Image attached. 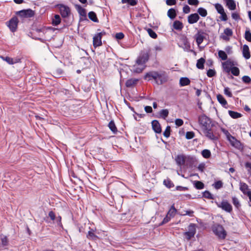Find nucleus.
I'll use <instances>...</instances> for the list:
<instances>
[{"label":"nucleus","instance_id":"nucleus-1","mask_svg":"<svg viewBox=\"0 0 251 251\" xmlns=\"http://www.w3.org/2000/svg\"><path fill=\"white\" fill-rule=\"evenodd\" d=\"M198 122L205 136L212 141L218 140L216 133L213 129L215 125L214 122L205 115L202 114L199 116Z\"/></svg>","mask_w":251,"mask_h":251},{"label":"nucleus","instance_id":"nucleus-2","mask_svg":"<svg viewBox=\"0 0 251 251\" xmlns=\"http://www.w3.org/2000/svg\"><path fill=\"white\" fill-rule=\"evenodd\" d=\"M169 78L167 73L164 71H150L146 74L144 79L148 81L153 79L158 85L166 82Z\"/></svg>","mask_w":251,"mask_h":251},{"label":"nucleus","instance_id":"nucleus-3","mask_svg":"<svg viewBox=\"0 0 251 251\" xmlns=\"http://www.w3.org/2000/svg\"><path fill=\"white\" fill-rule=\"evenodd\" d=\"M60 11V13L63 18H67L71 15L70 8L67 5L59 4L56 5Z\"/></svg>","mask_w":251,"mask_h":251},{"label":"nucleus","instance_id":"nucleus-4","mask_svg":"<svg viewBox=\"0 0 251 251\" xmlns=\"http://www.w3.org/2000/svg\"><path fill=\"white\" fill-rule=\"evenodd\" d=\"M213 232L220 238L225 239L226 237V233L223 226L220 225L215 226L213 228Z\"/></svg>","mask_w":251,"mask_h":251},{"label":"nucleus","instance_id":"nucleus-5","mask_svg":"<svg viewBox=\"0 0 251 251\" xmlns=\"http://www.w3.org/2000/svg\"><path fill=\"white\" fill-rule=\"evenodd\" d=\"M19 20L16 16L12 17L9 21L6 22V25L12 32H15L17 29Z\"/></svg>","mask_w":251,"mask_h":251},{"label":"nucleus","instance_id":"nucleus-6","mask_svg":"<svg viewBox=\"0 0 251 251\" xmlns=\"http://www.w3.org/2000/svg\"><path fill=\"white\" fill-rule=\"evenodd\" d=\"M16 14L22 18H28L33 17L34 12L30 9L22 10L16 12Z\"/></svg>","mask_w":251,"mask_h":251},{"label":"nucleus","instance_id":"nucleus-7","mask_svg":"<svg viewBox=\"0 0 251 251\" xmlns=\"http://www.w3.org/2000/svg\"><path fill=\"white\" fill-rule=\"evenodd\" d=\"M218 207L225 211L230 213L232 211V205L226 201H223L220 203H217Z\"/></svg>","mask_w":251,"mask_h":251},{"label":"nucleus","instance_id":"nucleus-8","mask_svg":"<svg viewBox=\"0 0 251 251\" xmlns=\"http://www.w3.org/2000/svg\"><path fill=\"white\" fill-rule=\"evenodd\" d=\"M104 32H100L95 35L93 39V44L95 48H97L102 45L101 38L102 36L104 34Z\"/></svg>","mask_w":251,"mask_h":251},{"label":"nucleus","instance_id":"nucleus-9","mask_svg":"<svg viewBox=\"0 0 251 251\" xmlns=\"http://www.w3.org/2000/svg\"><path fill=\"white\" fill-rule=\"evenodd\" d=\"M235 65V62L230 59H228L226 62L222 63L223 69L227 73H229L230 72L231 68L234 67Z\"/></svg>","mask_w":251,"mask_h":251},{"label":"nucleus","instance_id":"nucleus-10","mask_svg":"<svg viewBox=\"0 0 251 251\" xmlns=\"http://www.w3.org/2000/svg\"><path fill=\"white\" fill-rule=\"evenodd\" d=\"M227 140L229 142L231 145L237 149L242 148L241 143L237 140L234 137L231 136Z\"/></svg>","mask_w":251,"mask_h":251},{"label":"nucleus","instance_id":"nucleus-11","mask_svg":"<svg viewBox=\"0 0 251 251\" xmlns=\"http://www.w3.org/2000/svg\"><path fill=\"white\" fill-rule=\"evenodd\" d=\"M204 33L201 31H198L195 35V39L198 45H201L205 38Z\"/></svg>","mask_w":251,"mask_h":251},{"label":"nucleus","instance_id":"nucleus-12","mask_svg":"<svg viewBox=\"0 0 251 251\" xmlns=\"http://www.w3.org/2000/svg\"><path fill=\"white\" fill-rule=\"evenodd\" d=\"M233 32L232 30L229 28H226L225 29L224 31V34H222L220 36V37L222 38L223 40L227 41L229 40L228 37H230L232 35Z\"/></svg>","mask_w":251,"mask_h":251},{"label":"nucleus","instance_id":"nucleus-13","mask_svg":"<svg viewBox=\"0 0 251 251\" xmlns=\"http://www.w3.org/2000/svg\"><path fill=\"white\" fill-rule=\"evenodd\" d=\"M149 56L147 54H144L140 56L136 60V64L138 65H144L146 62L148 60Z\"/></svg>","mask_w":251,"mask_h":251},{"label":"nucleus","instance_id":"nucleus-14","mask_svg":"<svg viewBox=\"0 0 251 251\" xmlns=\"http://www.w3.org/2000/svg\"><path fill=\"white\" fill-rule=\"evenodd\" d=\"M200 19V17L197 13L190 14L188 17V22L190 24H193L197 23Z\"/></svg>","mask_w":251,"mask_h":251},{"label":"nucleus","instance_id":"nucleus-15","mask_svg":"<svg viewBox=\"0 0 251 251\" xmlns=\"http://www.w3.org/2000/svg\"><path fill=\"white\" fill-rule=\"evenodd\" d=\"M152 127L155 132L160 133L161 132V127L160 124L157 120H153L151 122Z\"/></svg>","mask_w":251,"mask_h":251},{"label":"nucleus","instance_id":"nucleus-16","mask_svg":"<svg viewBox=\"0 0 251 251\" xmlns=\"http://www.w3.org/2000/svg\"><path fill=\"white\" fill-rule=\"evenodd\" d=\"M175 160L177 165L180 166L185 164L186 157L182 154L178 155L176 156Z\"/></svg>","mask_w":251,"mask_h":251},{"label":"nucleus","instance_id":"nucleus-17","mask_svg":"<svg viewBox=\"0 0 251 251\" xmlns=\"http://www.w3.org/2000/svg\"><path fill=\"white\" fill-rule=\"evenodd\" d=\"M181 45H178L179 47H182L184 50H188L190 49V46L185 37H183L181 39Z\"/></svg>","mask_w":251,"mask_h":251},{"label":"nucleus","instance_id":"nucleus-18","mask_svg":"<svg viewBox=\"0 0 251 251\" xmlns=\"http://www.w3.org/2000/svg\"><path fill=\"white\" fill-rule=\"evenodd\" d=\"M243 55L246 59H249L251 57L249 48L247 45H244L243 47Z\"/></svg>","mask_w":251,"mask_h":251},{"label":"nucleus","instance_id":"nucleus-19","mask_svg":"<svg viewBox=\"0 0 251 251\" xmlns=\"http://www.w3.org/2000/svg\"><path fill=\"white\" fill-rule=\"evenodd\" d=\"M240 190L246 195L248 194V192H250V191L248 186L247 184L244 182L240 183Z\"/></svg>","mask_w":251,"mask_h":251},{"label":"nucleus","instance_id":"nucleus-20","mask_svg":"<svg viewBox=\"0 0 251 251\" xmlns=\"http://www.w3.org/2000/svg\"><path fill=\"white\" fill-rule=\"evenodd\" d=\"M138 79L131 78L128 79L126 83V85L127 87H131L134 86L138 81Z\"/></svg>","mask_w":251,"mask_h":251},{"label":"nucleus","instance_id":"nucleus-21","mask_svg":"<svg viewBox=\"0 0 251 251\" xmlns=\"http://www.w3.org/2000/svg\"><path fill=\"white\" fill-rule=\"evenodd\" d=\"M226 5L228 8L231 10L236 8V4L233 0H226Z\"/></svg>","mask_w":251,"mask_h":251},{"label":"nucleus","instance_id":"nucleus-22","mask_svg":"<svg viewBox=\"0 0 251 251\" xmlns=\"http://www.w3.org/2000/svg\"><path fill=\"white\" fill-rule=\"evenodd\" d=\"M145 68L144 65H138L137 64L134 65L133 67V71L137 73H141Z\"/></svg>","mask_w":251,"mask_h":251},{"label":"nucleus","instance_id":"nucleus-23","mask_svg":"<svg viewBox=\"0 0 251 251\" xmlns=\"http://www.w3.org/2000/svg\"><path fill=\"white\" fill-rule=\"evenodd\" d=\"M61 22V18L59 15H55L52 20V24L54 26L58 25Z\"/></svg>","mask_w":251,"mask_h":251},{"label":"nucleus","instance_id":"nucleus-24","mask_svg":"<svg viewBox=\"0 0 251 251\" xmlns=\"http://www.w3.org/2000/svg\"><path fill=\"white\" fill-rule=\"evenodd\" d=\"M190 80L187 77H181L179 80V84L181 86H184L190 84Z\"/></svg>","mask_w":251,"mask_h":251},{"label":"nucleus","instance_id":"nucleus-25","mask_svg":"<svg viewBox=\"0 0 251 251\" xmlns=\"http://www.w3.org/2000/svg\"><path fill=\"white\" fill-rule=\"evenodd\" d=\"M182 23L179 21H175L173 24V27L176 30H180L183 28Z\"/></svg>","mask_w":251,"mask_h":251},{"label":"nucleus","instance_id":"nucleus-26","mask_svg":"<svg viewBox=\"0 0 251 251\" xmlns=\"http://www.w3.org/2000/svg\"><path fill=\"white\" fill-rule=\"evenodd\" d=\"M88 17L91 20H92L94 22H96V23L99 22V20L97 18V15L93 11H91V12H89Z\"/></svg>","mask_w":251,"mask_h":251},{"label":"nucleus","instance_id":"nucleus-27","mask_svg":"<svg viewBox=\"0 0 251 251\" xmlns=\"http://www.w3.org/2000/svg\"><path fill=\"white\" fill-rule=\"evenodd\" d=\"M54 77H60L63 74V71L60 68L56 69L52 72Z\"/></svg>","mask_w":251,"mask_h":251},{"label":"nucleus","instance_id":"nucleus-28","mask_svg":"<svg viewBox=\"0 0 251 251\" xmlns=\"http://www.w3.org/2000/svg\"><path fill=\"white\" fill-rule=\"evenodd\" d=\"M176 212V209L175 208L174 204L171 206V208L167 213V215L171 218L174 217Z\"/></svg>","mask_w":251,"mask_h":251},{"label":"nucleus","instance_id":"nucleus-29","mask_svg":"<svg viewBox=\"0 0 251 251\" xmlns=\"http://www.w3.org/2000/svg\"><path fill=\"white\" fill-rule=\"evenodd\" d=\"M87 238L90 240H95L98 238L97 236L94 233V230L91 229L88 232Z\"/></svg>","mask_w":251,"mask_h":251},{"label":"nucleus","instance_id":"nucleus-30","mask_svg":"<svg viewBox=\"0 0 251 251\" xmlns=\"http://www.w3.org/2000/svg\"><path fill=\"white\" fill-rule=\"evenodd\" d=\"M228 114H229V116L233 119H237V118H240L242 116L241 114H240L237 112H235V111H231V110L228 111Z\"/></svg>","mask_w":251,"mask_h":251},{"label":"nucleus","instance_id":"nucleus-31","mask_svg":"<svg viewBox=\"0 0 251 251\" xmlns=\"http://www.w3.org/2000/svg\"><path fill=\"white\" fill-rule=\"evenodd\" d=\"M205 62V60L203 58H201L197 60L196 66L199 69H203L204 66L203 64Z\"/></svg>","mask_w":251,"mask_h":251},{"label":"nucleus","instance_id":"nucleus-32","mask_svg":"<svg viewBox=\"0 0 251 251\" xmlns=\"http://www.w3.org/2000/svg\"><path fill=\"white\" fill-rule=\"evenodd\" d=\"M187 232L195 235L196 232V225L190 224L188 226V231Z\"/></svg>","mask_w":251,"mask_h":251},{"label":"nucleus","instance_id":"nucleus-33","mask_svg":"<svg viewBox=\"0 0 251 251\" xmlns=\"http://www.w3.org/2000/svg\"><path fill=\"white\" fill-rule=\"evenodd\" d=\"M217 98L218 101L223 105L225 106L227 104V101L224 98V97L220 94H219L217 96Z\"/></svg>","mask_w":251,"mask_h":251},{"label":"nucleus","instance_id":"nucleus-34","mask_svg":"<svg viewBox=\"0 0 251 251\" xmlns=\"http://www.w3.org/2000/svg\"><path fill=\"white\" fill-rule=\"evenodd\" d=\"M168 16L171 19H174L176 16V11L173 8L170 9L167 12Z\"/></svg>","mask_w":251,"mask_h":251},{"label":"nucleus","instance_id":"nucleus-35","mask_svg":"<svg viewBox=\"0 0 251 251\" xmlns=\"http://www.w3.org/2000/svg\"><path fill=\"white\" fill-rule=\"evenodd\" d=\"M197 12L199 13V14H200L201 16L203 17H206L207 15V10L202 7L199 8L198 9Z\"/></svg>","mask_w":251,"mask_h":251},{"label":"nucleus","instance_id":"nucleus-36","mask_svg":"<svg viewBox=\"0 0 251 251\" xmlns=\"http://www.w3.org/2000/svg\"><path fill=\"white\" fill-rule=\"evenodd\" d=\"M108 127L113 132L116 133L117 131V128L113 121H111L109 123Z\"/></svg>","mask_w":251,"mask_h":251},{"label":"nucleus","instance_id":"nucleus-37","mask_svg":"<svg viewBox=\"0 0 251 251\" xmlns=\"http://www.w3.org/2000/svg\"><path fill=\"white\" fill-rule=\"evenodd\" d=\"M201 155L204 158L207 159L210 157L211 152L209 150L205 149L201 151Z\"/></svg>","mask_w":251,"mask_h":251},{"label":"nucleus","instance_id":"nucleus-38","mask_svg":"<svg viewBox=\"0 0 251 251\" xmlns=\"http://www.w3.org/2000/svg\"><path fill=\"white\" fill-rule=\"evenodd\" d=\"M218 55L222 60H226L227 58V54L223 50H219L218 51Z\"/></svg>","mask_w":251,"mask_h":251},{"label":"nucleus","instance_id":"nucleus-39","mask_svg":"<svg viewBox=\"0 0 251 251\" xmlns=\"http://www.w3.org/2000/svg\"><path fill=\"white\" fill-rule=\"evenodd\" d=\"M194 185L197 189H202L204 186V184L200 181H195L194 182Z\"/></svg>","mask_w":251,"mask_h":251},{"label":"nucleus","instance_id":"nucleus-40","mask_svg":"<svg viewBox=\"0 0 251 251\" xmlns=\"http://www.w3.org/2000/svg\"><path fill=\"white\" fill-rule=\"evenodd\" d=\"M232 74L235 76H238L240 74V70L238 68L236 67H233L230 70Z\"/></svg>","mask_w":251,"mask_h":251},{"label":"nucleus","instance_id":"nucleus-41","mask_svg":"<svg viewBox=\"0 0 251 251\" xmlns=\"http://www.w3.org/2000/svg\"><path fill=\"white\" fill-rule=\"evenodd\" d=\"M160 117L165 119L168 116L169 111L167 109H162L159 113Z\"/></svg>","mask_w":251,"mask_h":251},{"label":"nucleus","instance_id":"nucleus-42","mask_svg":"<svg viewBox=\"0 0 251 251\" xmlns=\"http://www.w3.org/2000/svg\"><path fill=\"white\" fill-rule=\"evenodd\" d=\"M164 184L168 188H171L174 186L172 181L170 179H165L163 181Z\"/></svg>","mask_w":251,"mask_h":251},{"label":"nucleus","instance_id":"nucleus-43","mask_svg":"<svg viewBox=\"0 0 251 251\" xmlns=\"http://www.w3.org/2000/svg\"><path fill=\"white\" fill-rule=\"evenodd\" d=\"M213 186L216 189H219L223 187V183L221 180L217 181L215 182L213 184Z\"/></svg>","mask_w":251,"mask_h":251},{"label":"nucleus","instance_id":"nucleus-44","mask_svg":"<svg viewBox=\"0 0 251 251\" xmlns=\"http://www.w3.org/2000/svg\"><path fill=\"white\" fill-rule=\"evenodd\" d=\"M215 7L216 9L217 10V12L219 14L221 13L222 12H224L225 11L223 6L221 4H219V3L215 4Z\"/></svg>","mask_w":251,"mask_h":251},{"label":"nucleus","instance_id":"nucleus-45","mask_svg":"<svg viewBox=\"0 0 251 251\" xmlns=\"http://www.w3.org/2000/svg\"><path fill=\"white\" fill-rule=\"evenodd\" d=\"M122 2L123 3H127L130 5L134 6L136 5L137 1L136 0H122Z\"/></svg>","mask_w":251,"mask_h":251},{"label":"nucleus","instance_id":"nucleus-46","mask_svg":"<svg viewBox=\"0 0 251 251\" xmlns=\"http://www.w3.org/2000/svg\"><path fill=\"white\" fill-rule=\"evenodd\" d=\"M245 38L249 42H251V32L249 29H247L245 31Z\"/></svg>","mask_w":251,"mask_h":251},{"label":"nucleus","instance_id":"nucleus-47","mask_svg":"<svg viewBox=\"0 0 251 251\" xmlns=\"http://www.w3.org/2000/svg\"><path fill=\"white\" fill-rule=\"evenodd\" d=\"M1 237V244L3 246H6L8 245V239L6 236H0Z\"/></svg>","mask_w":251,"mask_h":251},{"label":"nucleus","instance_id":"nucleus-48","mask_svg":"<svg viewBox=\"0 0 251 251\" xmlns=\"http://www.w3.org/2000/svg\"><path fill=\"white\" fill-rule=\"evenodd\" d=\"M147 31L149 35L152 38L155 39L157 37V34L151 28H148Z\"/></svg>","mask_w":251,"mask_h":251},{"label":"nucleus","instance_id":"nucleus-49","mask_svg":"<svg viewBox=\"0 0 251 251\" xmlns=\"http://www.w3.org/2000/svg\"><path fill=\"white\" fill-rule=\"evenodd\" d=\"M203 197L208 199H214L212 195L208 191H205L203 193Z\"/></svg>","mask_w":251,"mask_h":251},{"label":"nucleus","instance_id":"nucleus-50","mask_svg":"<svg viewBox=\"0 0 251 251\" xmlns=\"http://www.w3.org/2000/svg\"><path fill=\"white\" fill-rule=\"evenodd\" d=\"M170 131H171L170 126H167L166 127L165 130L163 132V135L167 138L169 137L170 135Z\"/></svg>","mask_w":251,"mask_h":251},{"label":"nucleus","instance_id":"nucleus-51","mask_svg":"<svg viewBox=\"0 0 251 251\" xmlns=\"http://www.w3.org/2000/svg\"><path fill=\"white\" fill-rule=\"evenodd\" d=\"M1 58L3 60L6 61L9 64H14V62L13 61V58L9 57H1Z\"/></svg>","mask_w":251,"mask_h":251},{"label":"nucleus","instance_id":"nucleus-52","mask_svg":"<svg viewBox=\"0 0 251 251\" xmlns=\"http://www.w3.org/2000/svg\"><path fill=\"white\" fill-rule=\"evenodd\" d=\"M224 93L226 95L228 96L229 98L232 97V94L230 91V89L228 87H225L224 89Z\"/></svg>","mask_w":251,"mask_h":251},{"label":"nucleus","instance_id":"nucleus-53","mask_svg":"<svg viewBox=\"0 0 251 251\" xmlns=\"http://www.w3.org/2000/svg\"><path fill=\"white\" fill-rule=\"evenodd\" d=\"M215 75H216V72L214 70L209 69L207 72V75L209 77H213Z\"/></svg>","mask_w":251,"mask_h":251},{"label":"nucleus","instance_id":"nucleus-54","mask_svg":"<svg viewBox=\"0 0 251 251\" xmlns=\"http://www.w3.org/2000/svg\"><path fill=\"white\" fill-rule=\"evenodd\" d=\"M223 133L226 136L227 140L232 135L229 133L228 131L224 128H221Z\"/></svg>","mask_w":251,"mask_h":251},{"label":"nucleus","instance_id":"nucleus-55","mask_svg":"<svg viewBox=\"0 0 251 251\" xmlns=\"http://www.w3.org/2000/svg\"><path fill=\"white\" fill-rule=\"evenodd\" d=\"M194 133L192 131H188L186 133V138L187 139H192L194 137Z\"/></svg>","mask_w":251,"mask_h":251},{"label":"nucleus","instance_id":"nucleus-56","mask_svg":"<svg viewBox=\"0 0 251 251\" xmlns=\"http://www.w3.org/2000/svg\"><path fill=\"white\" fill-rule=\"evenodd\" d=\"M242 80L246 83H250L251 82V78L247 75H244L242 77Z\"/></svg>","mask_w":251,"mask_h":251},{"label":"nucleus","instance_id":"nucleus-57","mask_svg":"<svg viewBox=\"0 0 251 251\" xmlns=\"http://www.w3.org/2000/svg\"><path fill=\"white\" fill-rule=\"evenodd\" d=\"M188 3L191 5L197 6L199 3V1L198 0H188Z\"/></svg>","mask_w":251,"mask_h":251},{"label":"nucleus","instance_id":"nucleus-58","mask_svg":"<svg viewBox=\"0 0 251 251\" xmlns=\"http://www.w3.org/2000/svg\"><path fill=\"white\" fill-rule=\"evenodd\" d=\"M232 202H233V204L236 207H238L240 205L238 200L235 197L232 198Z\"/></svg>","mask_w":251,"mask_h":251},{"label":"nucleus","instance_id":"nucleus-59","mask_svg":"<svg viewBox=\"0 0 251 251\" xmlns=\"http://www.w3.org/2000/svg\"><path fill=\"white\" fill-rule=\"evenodd\" d=\"M185 236V238L187 239V240H190L192 237L194 236L195 235L189 233V232H185L184 233Z\"/></svg>","mask_w":251,"mask_h":251},{"label":"nucleus","instance_id":"nucleus-60","mask_svg":"<svg viewBox=\"0 0 251 251\" xmlns=\"http://www.w3.org/2000/svg\"><path fill=\"white\" fill-rule=\"evenodd\" d=\"M171 219V218L167 214L166 217L164 218L163 220L162 221V223L160 224V225H162L168 223L170 221Z\"/></svg>","mask_w":251,"mask_h":251},{"label":"nucleus","instance_id":"nucleus-61","mask_svg":"<svg viewBox=\"0 0 251 251\" xmlns=\"http://www.w3.org/2000/svg\"><path fill=\"white\" fill-rule=\"evenodd\" d=\"M183 12L186 14L189 13L190 12V7L187 5H184L183 7Z\"/></svg>","mask_w":251,"mask_h":251},{"label":"nucleus","instance_id":"nucleus-62","mask_svg":"<svg viewBox=\"0 0 251 251\" xmlns=\"http://www.w3.org/2000/svg\"><path fill=\"white\" fill-rule=\"evenodd\" d=\"M175 124L177 126H180L183 124V121L180 119H177L175 121Z\"/></svg>","mask_w":251,"mask_h":251},{"label":"nucleus","instance_id":"nucleus-63","mask_svg":"<svg viewBox=\"0 0 251 251\" xmlns=\"http://www.w3.org/2000/svg\"><path fill=\"white\" fill-rule=\"evenodd\" d=\"M115 37L118 40H121L124 37V34L122 32H119L116 34Z\"/></svg>","mask_w":251,"mask_h":251},{"label":"nucleus","instance_id":"nucleus-64","mask_svg":"<svg viewBox=\"0 0 251 251\" xmlns=\"http://www.w3.org/2000/svg\"><path fill=\"white\" fill-rule=\"evenodd\" d=\"M220 14L221 15V19L222 21H226L227 20V16H226V14L225 11L224 12H222V13H220Z\"/></svg>","mask_w":251,"mask_h":251}]
</instances>
